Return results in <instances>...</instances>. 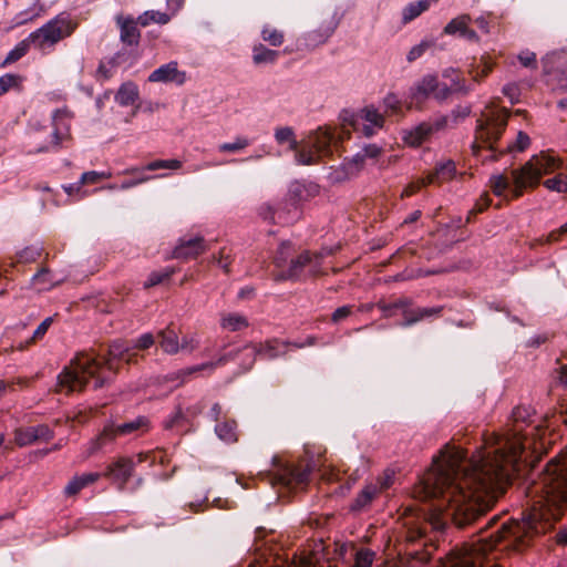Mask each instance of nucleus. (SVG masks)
I'll use <instances>...</instances> for the list:
<instances>
[{
  "instance_id": "nucleus-1",
  "label": "nucleus",
  "mask_w": 567,
  "mask_h": 567,
  "mask_svg": "<svg viewBox=\"0 0 567 567\" xmlns=\"http://www.w3.org/2000/svg\"><path fill=\"white\" fill-rule=\"evenodd\" d=\"M496 444L493 452L464 466L462 475H458V470L465 460V452L446 447L415 486L414 495L422 499L443 496L447 502L445 516L451 518L455 527L462 529L472 525L505 492L511 472L524 450L519 433L497 439Z\"/></svg>"
},
{
  "instance_id": "nucleus-2",
  "label": "nucleus",
  "mask_w": 567,
  "mask_h": 567,
  "mask_svg": "<svg viewBox=\"0 0 567 567\" xmlns=\"http://www.w3.org/2000/svg\"><path fill=\"white\" fill-rule=\"evenodd\" d=\"M528 495L535 499L520 520L504 524L488 538L464 544L451 551L446 567H484L501 540L513 538L514 548L522 550L535 536L550 530L567 504V446L546 464L539 480L529 487Z\"/></svg>"
},
{
  "instance_id": "nucleus-3",
  "label": "nucleus",
  "mask_w": 567,
  "mask_h": 567,
  "mask_svg": "<svg viewBox=\"0 0 567 567\" xmlns=\"http://www.w3.org/2000/svg\"><path fill=\"white\" fill-rule=\"evenodd\" d=\"M509 111L505 107L488 106L482 113L478 120L475 142L473 143V153L478 155L483 148L491 152L489 159L496 161L499 156L514 152H524L530 144L529 136L519 131L514 143H508L505 147L498 145V141L507 126Z\"/></svg>"
},
{
  "instance_id": "nucleus-4",
  "label": "nucleus",
  "mask_w": 567,
  "mask_h": 567,
  "mask_svg": "<svg viewBox=\"0 0 567 567\" xmlns=\"http://www.w3.org/2000/svg\"><path fill=\"white\" fill-rule=\"evenodd\" d=\"M76 28L78 23L69 16H56L41 28L30 33L28 38L20 41L7 54L2 65H8L20 60L28 53L31 45L43 52L53 48L58 42L70 37Z\"/></svg>"
},
{
  "instance_id": "nucleus-5",
  "label": "nucleus",
  "mask_w": 567,
  "mask_h": 567,
  "mask_svg": "<svg viewBox=\"0 0 567 567\" xmlns=\"http://www.w3.org/2000/svg\"><path fill=\"white\" fill-rule=\"evenodd\" d=\"M104 358L93 353H80L58 375L56 391L65 394L82 391L93 380V388L103 385Z\"/></svg>"
},
{
  "instance_id": "nucleus-6",
  "label": "nucleus",
  "mask_w": 567,
  "mask_h": 567,
  "mask_svg": "<svg viewBox=\"0 0 567 567\" xmlns=\"http://www.w3.org/2000/svg\"><path fill=\"white\" fill-rule=\"evenodd\" d=\"M290 250L291 245L284 243L275 257V265L278 268L277 280H298L302 277L307 267H310L309 276L312 278L327 275V272L320 270V266L324 256L332 254L330 249L303 250L292 257H290Z\"/></svg>"
},
{
  "instance_id": "nucleus-7",
  "label": "nucleus",
  "mask_w": 567,
  "mask_h": 567,
  "mask_svg": "<svg viewBox=\"0 0 567 567\" xmlns=\"http://www.w3.org/2000/svg\"><path fill=\"white\" fill-rule=\"evenodd\" d=\"M72 112L68 107L56 109L51 115L52 131L41 136L44 128L38 121H30L28 136L37 153L58 151L71 138Z\"/></svg>"
},
{
  "instance_id": "nucleus-8",
  "label": "nucleus",
  "mask_w": 567,
  "mask_h": 567,
  "mask_svg": "<svg viewBox=\"0 0 567 567\" xmlns=\"http://www.w3.org/2000/svg\"><path fill=\"white\" fill-rule=\"evenodd\" d=\"M318 470L321 472V478L332 482L338 478L339 472L330 466H326V458L319 455L318 460L312 464L306 461H299L296 464H288L280 467L274 475L272 483L280 484L288 489H302L308 483L310 472Z\"/></svg>"
},
{
  "instance_id": "nucleus-9",
  "label": "nucleus",
  "mask_w": 567,
  "mask_h": 567,
  "mask_svg": "<svg viewBox=\"0 0 567 567\" xmlns=\"http://www.w3.org/2000/svg\"><path fill=\"white\" fill-rule=\"evenodd\" d=\"M463 85L455 82L451 86L441 83L434 75H425L412 89L411 103L421 104L431 95L444 100L453 92L462 91Z\"/></svg>"
},
{
  "instance_id": "nucleus-10",
  "label": "nucleus",
  "mask_w": 567,
  "mask_h": 567,
  "mask_svg": "<svg viewBox=\"0 0 567 567\" xmlns=\"http://www.w3.org/2000/svg\"><path fill=\"white\" fill-rule=\"evenodd\" d=\"M343 126H351L354 131H361L365 136H371L375 128L384 125V115L374 106H365L359 113L344 112Z\"/></svg>"
},
{
  "instance_id": "nucleus-11",
  "label": "nucleus",
  "mask_w": 567,
  "mask_h": 567,
  "mask_svg": "<svg viewBox=\"0 0 567 567\" xmlns=\"http://www.w3.org/2000/svg\"><path fill=\"white\" fill-rule=\"evenodd\" d=\"M333 134L329 128H318L315 133L308 136L307 145L309 151L305 148L298 153V161L303 165L316 163L321 156L330 153V145Z\"/></svg>"
},
{
  "instance_id": "nucleus-12",
  "label": "nucleus",
  "mask_w": 567,
  "mask_h": 567,
  "mask_svg": "<svg viewBox=\"0 0 567 567\" xmlns=\"http://www.w3.org/2000/svg\"><path fill=\"white\" fill-rule=\"evenodd\" d=\"M513 188L508 194V199H518L525 192L533 190L540 183L539 173L527 161L520 168L511 172Z\"/></svg>"
},
{
  "instance_id": "nucleus-13",
  "label": "nucleus",
  "mask_w": 567,
  "mask_h": 567,
  "mask_svg": "<svg viewBox=\"0 0 567 567\" xmlns=\"http://www.w3.org/2000/svg\"><path fill=\"white\" fill-rule=\"evenodd\" d=\"M446 125L447 118L444 116L436 118L435 121L423 122L406 132L403 136V141L409 146L419 147L423 143L427 142L433 134L444 130Z\"/></svg>"
},
{
  "instance_id": "nucleus-14",
  "label": "nucleus",
  "mask_w": 567,
  "mask_h": 567,
  "mask_svg": "<svg viewBox=\"0 0 567 567\" xmlns=\"http://www.w3.org/2000/svg\"><path fill=\"white\" fill-rule=\"evenodd\" d=\"M340 19V16L336 12L324 17L307 33L306 45L308 48H316L326 43L338 28Z\"/></svg>"
},
{
  "instance_id": "nucleus-15",
  "label": "nucleus",
  "mask_w": 567,
  "mask_h": 567,
  "mask_svg": "<svg viewBox=\"0 0 567 567\" xmlns=\"http://www.w3.org/2000/svg\"><path fill=\"white\" fill-rule=\"evenodd\" d=\"M183 166V163L179 159H156L148 163L146 166L142 168H132L127 171L130 175L133 176V179L130 182L123 183L121 186L123 188L131 187L137 185L140 183H144L148 181V176L145 175L146 171H157V169H169V171H178Z\"/></svg>"
},
{
  "instance_id": "nucleus-16",
  "label": "nucleus",
  "mask_w": 567,
  "mask_h": 567,
  "mask_svg": "<svg viewBox=\"0 0 567 567\" xmlns=\"http://www.w3.org/2000/svg\"><path fill=\"white\" fill-rule=\"evenodd\" d=\"M134 472L133 458L120 456L109 465V484L123 489Z\"/></svg>"
},
{
  "instance_id": "nucleus-17",
  "label": "nucleus",
  "mask_w": 567,
  "mask_h": 567,
  "mask_svg": "<svg viewBox=\"0 0 567 567\" xmlns=\"http://www.w3.org/2000/svg\"><path fill=\"white\" fill-rule=\"evenodd\" d=\"M208 249L206 240L202 236L190 239H181L172 251V258L181 260L196 259Z\"/></svg>"
},
{
  "instance_id": "nucleus-18",
  "label": "nucleus",
  "mask_w": 567,
  "mask_h": 567,
  "mask_svg": "<svg viewBox=\"0 0 567 567\" xmlns=\"http://www.w3.org/2000/svg\"><path fill=\"white\" fill-rule=\"evenodd\" d=\"M114 101L120 106L128 107V116H134L137 109L140 107L138 86L132 81L124 82L117 90L114 96Z\"/></svg>"
},
{
  "instance_id": "nucleus-19",
  "label": "nucleus",
  "mask_w": 567,
  "mask_h": 567,
  "mask_svg": "<svg viewBox=\"0 0 567 567\" xmlns=\"http://www.w3.org/2000/svg\"><path fill=\"white\" fill-rule=\"evenodd\" d=\"M152 427L151 421L147 416L140 415L131 422H126L120 425H109V437H115L118 435H143L147 433Z\"/></svg>"
},
{
  "instance_id": "nucleus-20",
  "label": "nucleus",
  "mask_w": 567,
  "mask_h": 567,
  "mask_svg": "<svg viewBox=\"0 0 567 567\" xmlns=\"http://www.w3.org/2000/svg\"><path fill=\"white\" fill-rule=\"evenodd\" d=\"M148 81L153 83L173 82L183 84L186 81V73L178 70V63L176 61H172L153 71L148 76Z\"/></svg>"
},
{
  "instance_id": "nucleus-21",
  "label": "nucleus",
  "mask_w": 567,
  "mask_h": 567,
  "mask_svg": "<svg viewBox=\"0 0 567 567\" xmlns=\"http://www.w3.org/2000/svg\"><path fill=\"white\" fill-rule=\"evenodd\" d=\"M52 433L47 425L19 429L14 433V441L19 446L30 445L39 440H50Z\"/></svg>"
},
{
  "instance_id": "nucleus-22",
  "label": "nucleus",
  "mask_w": 567,
  "mask_h": 567,
  "mask_svg": "<svg viewBox=\"0 0 567 567\" xmlns=\"http://www.w3.org/2000/svg\"><path fill=\"white\" fill-rule=\"evenodd\" d=\"M136 353L131 352L128 348H123L121 344L113 343L109 348V371L117 373L123 364H130L135 361Z\"/></svg>"
},
{
  "instance_id": "nucleus-23",
  "label": "nucleus",
  "mask_w": 567,
  "mask_h": 567,
  "mask_svg": "<svg viewBox=\"0 0 567 567\" xmlns=\"http://www.w3.org/2000/svg\"><path fill=\"white\" fill-rule=\"evenodd\" d=\"M529 163L534 166L535 171L539 173V177L554 173L559 169L563 165V161L559 157L550 155L548 153H540L529 158Z\"/></svg>"
},
{
  "instance_id": "nucleus-24",
  "label": "nucleus",
  "mask_w": 567,
  "mask_h": 567,
  "mask_svg": "<svg viewBox=\"0 0 567 567\" xmlns=\"http://www.w3.org/2000/svg\"><path fill=\"white\" fill-rule=\"evenodd\" d=\"M456 165L453 161L447 159L439 163L433 172L427 174V183L442 185L444 183L451 182L456 176Z\"/></svg>"
},
{
  "instance_id": "nucleus-25",
  "label": "nucleus",
  "mask_w": 567,
  "mask_h": 567,
  "mask_svg": "<svg viewBox=\"0 0 567 567\" xmlns=\"http://www.w3.org/2000/svg\"><path fill=\"white\" fill-rule=\"evenodd\" d=\"M161 349L168 354H176L181 350L178 332L173 322L158 332Z\"/></svg>"
},
{
  "instance_id": "nucleus-26",
  "label": "nucleus",
  "mask_w": 567,
  "mask_h": 567,
  "mask_svg": "<svg viewBox=\"0 0 567 567\" xmlns=\"http://www.w3.org/2000/svg\"><path fill=\"white\" fill-rule=\"evenodd\" d=\"M116 22L120 27L121 40L128 45L137 44L141 38V32L136 27L137 20L120 16L116 18Z\"/></svg>"
},
{
  "instance_id": "nucleus-27",
  "label": "nucleus",
  "mask_w": 567,
  "mask_h": 567,
  "mask_svg": "<svg viewBox=\"0 0 567 567\" xmlns=\"http://www.w3.org/2000/svg\"><path fill=\"white\" fill-rule=\"evenodd\" d=\"M63 279L56 278L48 267H41V269L33 275L31 278V287L37 291H48L59 286Z\"/></svg>"
},
{
  "instance_id": "nucleus-28",
  "label": "nucleus",
  "mask_w": 567,
  "mask_h": 567,
  "mask_svg": "<svg viewBox=\"0 0 567 567\" xmlns=\"http://www.w3.org/2000/svg\"><path fill=\"white\" fill-rule=\"evenodd\" d=\"M101 477L100 473H84L76 475L64 487V495L68 497L76 496L83 488L94 484Z\"/></svg>"
},
{
  "instance_id": "nucleus-29",
  "label": "nucleus",
  "mask_w": 567,
  "mask_h": 567,
  "mask_svg": "<svg viewBox=\"0 0 567 567\" xmlns=\"http://www.w3.org/2000/svg\"><path fill=\"white\" fill-rule=\"evenodd\" d=\"M381 492L382 487H379L378 484H367L350 505V509L352 512L365 509Z\"/></svg>"
},
{
  "instance_id": "nucleus-30",
  "label": "nucleus",
  "mask_w": 567,
  "mask_h": 567,
  "mask_svg": "<svg viewBox=\"0 0 567 567\" xmlns=\"http://www.w3.org/2000/svg\"><path fill=\"white\" fill-rule=\"evenodd\" d=\"M221 363H224V358H220L216 362H206V363L197 364L194 367L181 369L176 372L168 374L166 377V380L172 381V382L177 381L178 385H183L185 383L186 379L188 377L193 375L194 373H197V372H200L204 370H214L217 365H219Z\"/></svg>"
},
{
  "instance_id": "nucleus-31",
  "label": "nucleus",
  "mask_w": 567,
  "mask_h": 567,
  "mask_svg": "<svg viewBox=\"0 0 567 567\" xmlns=\"http://www.w3.org/2000/svg\"><path fill=\"white\" fill-rule=\"evenodd\" d=\"M220 327L223 330L229 332H236L249 327V321L247 317L236 313V312H226L220 317Z\"/></svg>"
},
{
  "instance_id": "nucleus-32",
  "label": "nucleus",
  "mask_w": 567,
  "mask_h": 567,
  "mask_svg": "<svg viewBox=\"0 0 567 567\" xmlns=\"http://www.w3.org/2000/svg\"><path fill=\"white\" fill-rule=\"evenodd\" d=\"M496 62L489 54H484L480 59V64L477 66H473L470 70V74L472 80L476 83H481L486 76L491 74L494 70Z\"/></svg>"
},
{
  "instance_id": "nucleus-33",
  "label": "nucleus",
  "mask_w": 567,
  "mask_h": 567,
  "mask_svg": "<svg viewBox=\"0 0 567 567\" xmlns=\"http://www.w3.org/2000/svg\"><path fill=\"white\" fill-rule=\"evenodd\" d=\"M436 0H419L416 2L409 3L403 10H402V23L408 24L414 19L419 18L423 12L429 10L432 2H435Z\"/></svg>"
},
{
  "instance_id": "nucleus-34",
  "label": "nucleus",
  "mask_w": 567,
  "mask_h": 567,
  "mask_svg": "<svg viewBox=\"0 0 567 567\" xmlns=\"http://www.w3.org/2000/svg\"><path fill=\"white\" fill-rule=\"evenodd\" d=\"M216 433L226 443H234L238 440L237 424L235 421H223L216 425Z\"/></svg>"
},
{
  "instance_id": "nucleus-35",
  "label": "nucleus",
  "mask_w": 567,
  "mask_h": 567,
  "mask_svg": "<svg viewBox=\"0 0 567 567\" xmlns=\"http://www.w3.org/2000/svg\"><path fill=\"white\" fill-rule=\"evenodd\" d=\"M104 179H105L104 173H97V172L92 171V172L83 173V175L80 179V183L83 188H87L92 193L96 189L103 188Z\"/></svg>"
},
{
  "instance_id": "nucleus-36",
  "label": "nucleus",
  "mask_w": 567,
  "mask_h": 567,
  "mask_svg": "<svg viewBox=\"0 0 567 567\" xmlns=\"http://www.w3.org/2000/svg\"><path fill=\"white\" fill-rule=\"evenodd\" d=\"M471 17L467 14H462L452 19L444 28V33L449 35L460 34L462 35L466 29L470 27Z\"/></svg>"
},
{
  "instance_id": "nucleus-37",
  "label": "nucleus",
  "mask_w": 567,
  "mask_h": 567,
  "mask_svg": "<svg viewBox=\"0 0 567 567\" xmlns=\"http://www.w3.org/2000/svg\"><path fill=\"white\" fill-rule=\"evenodd\" d=\"M278 52L266 48L264 44L255 45L252 49V61L255 64L274 63Z\"/></svg>"
},
{
  "instance_id": "nucleus-38",
  "label": "nucleus",
  "mask_w": 567,
  "mask_h": 567,
  "mask_svg": "<svg viewBox=\"0 0 567 567\" xmlns=\"http://www.w3.org/2000/svg\"><path fill=\"white\" fill-rule=\"evenodd\" d=\"M169 20H171L169 14H167L166 12H161V11H155V10L145 11L143 14H141L137 18V22L142 27H147L151 23L166 24L169 22Z\"/></svg>"
},
{
  "instance_id": "nucleus-39",
  "label": "nucleus",
  "mask_w": 567,
  "mask_h": 567,
  "mask_svg": "<svg viewBox=\"0 0 567 567\" xmlns=\"http://www.w3.org/2000/svg\"><path fill=\"white\" fill-rule=\"evenodd\" d=\"M381 153L382 150L379 146L374 144L368 145L364 147L362 154H358L352 158L349 165H355L357 171H359L363 166L364 159L367 157L378 158L381 155Z\"/></svg>"
},
{
  "instance_id": "nucleus-40",
  "label": "nucleus",
  "mask_w": 567,
  "mask_h": 567,
  "mask_svg": "<svg viewBox=\"0 0 567 567\" xmlns=\"http://www.w3.org/2000/svg\"><path fill=\"white\" fill-rule=\"evenodd\" d=\"M175 269L174 268H166L162 271H153L147 280L144 282L145 288H152L157 285L164 284L171 279V277L174 275Z\"/></svg>"
},
{
  "instance_id": "nucleus-41",
  "label": "nucleus",
  "mask_w": 567,
  "mask_h": 567,
  "mask_svg": "<svg viewBox=\"0 0 567 567\" xmlns=\"http://www.w3.org/2000/svg\"><path fill=\"white\" fill-rule=\"evenodd\" d=\"M23 78L18 74H4L0 78V95L6 94L11 89H20Z\"/></svg>"
},
{
  "instance_id": "nucleus-42",
  "label": "nucleus",
  "mask_w": 567,
  "mask_h": 567,
  "mask_svg": "<svg viewBox=\"0 0 567 567\" xmlns=\"http://www.w3.org/2000/svg\"><path fill=\"white\" fill-rule=\"evenodd\" d=\"M544 186L551 192H567V173H558L554 177L546 179Z\"/></svg>"
},
{
  "instance_id": "nucleus-43",
  "label": "nucleus",
  "mask_w": 567,
  "mask_h": 567,
  "mask_svg": "<svg viewBox=\"0 0 567 567\" xmlns=\"http://www.w3.org/2000/svg\"><path fill=\"white\" fill-rule=\"evenodd\" d=\"M489 187L494 195L503 196L509 187L508 177L505 175H493L489 178Z\"/></svg>"
},
{
  "instance_id": "nucleus-44",
  "label": "nucleus",
  "mask_w": 567,
  "mask_h": 567,
  "mask_svg": "<svg viewBox=\"0 0 567 567\" xmlns=\"http://www.w3.org/2000/svg\"><path fill=\"white\" fill-rule=\"evenodd\" d=\"M261 38L272 47L281 45L285 40V35L281 31L268 27L262 29Z\"/></svg>"
},
{
  "instance_id": "nucleus-45",
  "label": "nucleus",
  "mask_w": 567,
  "mask_h": 567,
  "mask_svg": "<svg viewBox=\"0 0 567 567\" xmlns=\"http://www.w3.org/2000/svg\"><path fill=\"white\" fill-rule=\"evenodd\" d=\"M213 260L216 261L224 269L225 274L228 275L230 272V265L234 260L231 249L223 247L219 250L218 256H213Z\"/></svg>"
},
{
  "instance_id": "nucleus-46",
  "label": "nucleus",
  "mask_w": 567,
  "mask_h": 567,
  "mask_svg": "<svg viewBox=\"0 0 567 567\" xmlns=\"http://www.w3.org/2000/svg\"><path fill=\"white\" fill-rule=\"evenodd\" d=\"M41 247L30 246L18 252L19 262H33L41 256Z\"/></svg>"
},
{
  "instance_id": "nucleus-47",
  "label": "nucleus",
  "mask_w": 567,
  "mask_h": 567,
  "mask_svg": "<svg viewBox=\"0 0 567 567\" xmlns=\"http://www.w3.org/2000/svg\"><path fill=\"white\" fill-rule=\"evenodd\" d=\"M248 145H249L248 138L240 136V137H237L231 143H224V144L219 145V151L221 153H236V152H239V151L246 148Z\"/></svg>"
},
{
  "instance_id": "nucleus-48",
  "label": "nucleus",
  "mask_w": 567,
  "mask_h": 567,
  "mask_svg": "<svg viewBox=\"0 0 567 567\" xmlns=\"http://www.w3.org/2000/svg\"><path fill=\"white\" fill-rule=\"evenodd\" d=\"M374 559V553L369 549H360L354 557L353 567H371Z\"/></svg>"
},
{
  "instance_id": "nucleus-49",
  "label": "nucleus",
  "mask_w": 567,
  "mask_h": 567,
  "mask_svg": "<svg viewBox=\"0 0 567 567\" xmlns=\"http://www.w3.org/2000/svg\"><path fill=\"white\" fill-rule=\"evenodd\" d=\"M427 175L423 178L413 181L409 183L405 188L403 189L401 197H410L420 192L423 187L431 185V183H427Z\"/></svg>"
},
{
  "instance_id": "nucleus-50",
  "label": "nucleus",
  "mask_w": 567,
  "mask_h": 567,
  "mask_svg": "<svg viewBox=\"0 0 567 567\" xmlns=\"http://www.w3.org/2000/svg\"><path fill=\"white\" fill-rule=\"evenodd\" d=\"M412 305V301L411 299H408V298H400L398 299L395 302L393 303H386L384 301H379L378 302V308L385 312V313H389L391 310L393 309H405L408 307H410Z\"/></svg>"
},
{
  "instance_id": "nucleus-51",
  "label": "nucleus",
  "mask_w": 567,
  "mask_h": 567,
  "mask_svg": "<svg viewBox=\"0 0 567 567\" xmlns=\"http://www.w3.org/2000/svg\"><path fill=\"white\" fill-rule=\"evenodd\" d=\"M53 322V318L52 317H48L45 318L39 326L38 328L34 330L32 337L30 338V340L28 341V344H31V343H34L39 340H41L45 333L48 332L49 328L51 327Z\"/></svg>"
},
{
  "instance_id": "nucleus-52",
  "label": "nucleus",
  "mask_w": 567,
  "mask_h": 567,
  "mask_svg": "<svg viewBox=\"0 0 567 567\" xmlns=\"http://www.w3.org/2000/svg\"><path fill=\"white\" fill-rule=\"evenodd\" d=\"M276 138L279 143H289L291 150H295L297 147V142L295 140L293 132L289 127L279 128L276 132Z\"/></svg>"
},
{
  "instance_id": "nucleus-53",
  "label": "nucleus",
  "mask_w": 567,
  "mask_h": 567,
  "mask_svg": "<svg viewBox=\"0 0 567 567\" xmlns=\"http://www.w3.org/2000/svg\"><path fill=\"white\" fill-rule=\"evenodd\" d=\"M63 188L69 196L74 197L75 199H81L91 193L90 189L82 187L80 181L68 186H63Z\"/></svg>"
},
{
  "instance_id": "nucleus-54",
  "label": "nucleus",
  "mask_w": 567,
  "mask_h": 567,
  "mask_svg": "<svg viewBox=\"0 0 567 567\" xmlns=\"http://www.w3.org/2000/svg\"><path fill=\"white\" fill-rule=\"evenodd\" d=\"M432 43L429 42V41H422L421 43L414 45L413 48H411V50L409 51L408 53V61L409 62H413L415 61L416 59L421 58L425 51L431 48Z\"/></svg>"
},
{
  "instance_id": "nucleus-55",
  "label": "nucleus",
  "mask_w": 567,
  "mask_h": 567,
  "mask_svg": "<svg viewBox=\"0 0 567 567\" xmlns=\"http://www.w3.org/2000/svg\"><path fill=\"white\" fill-rule=\"evenodd\" d=\"M491 198L487 193H484L476 202L473 209L470 212L467 220L471 219L472 216L483 213L489 205H491Z\"/></svg>"
},
{
  "instance_id": "nucleus-56",
  "label": "nucleus",
  "mask_w": 567,
  "mask_h": 567,
  "mask_svg": "<svg viewBox=\"0 0 567 567\" xmlns=\"http://www.w3.org/2000/svg\"><path fill=\"white\" fill-rule=\"evenodd\" d=\"M254 351L259 355L275 357L276 355V347L271 341H266L265 343H258L254 346Z\"/></svg>"
},
{
  "instance_id": "nucleus-57",
  "label": "nucleus",
  "mask_w": 567,
  "mask_h": 567,
  "mask_svg": "<svg viewBox=\"0 0 567 567\" xmlns=\"http://www.w3.org/2000/svg\"><path fill=\"white\" fill-rule=\"evenodd\" d=\"M518 60H519L520 64L525 68H532V69L537 68L536 54L534 52H522L518 55Z\"/></svg>"
},
{
  "instance_id": "nucleus-58",
  "label": "nucleus",
  "mask_w": 567,
  "mask_h": 567,
  "mask_svg": "<svg viewBox=\"0 0 567 567\" xmlns=\"http://www.w3.org/2000/svg\"><path fill=\"white\" fill-rule=\"evenodd\" d=\"M296 567H316L317 558L312 553H302L298 563L293 561Z\"/></svg>"
},
{
  "instance_id": "nucleus-59",
  "label": "nucleus",
  "mask_w": 567,
  "mask_h": 567,
  "mask_svg": "<svg viewBox=\"0 0 567 567\" xmlns=\"http://www.w3.org/2000/svg\"><path fill=\"white\" fill-rule=\"evenodd\" d=\"M503 93L509 97L512 103H517L520 96V90L517 84L509 83L504 86Z\"/></svg>"
},
{
  "instance_id": "nucleus-60",
  "label": "nucleus",
  "mask_w": 567,
  "mask_h": 567,
  "mask_svg": "<svg viewBox=\"0 0 567 567\" xmlns=\"http://www.w3.org/2000/svg\"><path fill=\"white\" fill-rule=\"evenodd\" d=\"M421 315H422L421 308L415 309V310H406L405 309L403 311L404 324L411 326L420 320H423V317H421Z\"/></svg>"
},
{
  "instance_id": "nucleus-61",
  "label": "nucleus",
  "mask_w": 567,
  "mask_h": 567,
  "mask_svg": "<svg viewBox=\"0 0 567 567\" xmlns=\"http://www.w3.org/2000/svg\"><path fill=\"white\" fill-rule=\"evenodd\" d=\"M181 350L194 351L198 347V341L195 336H185L179 342Z\"/></svg>"
},
{
  "instance_id": "nucleus-62",
  "label": "nucleus",
  "mask_w": 567,
  "mask_h": 567,
  "mask_svg": "<svg viewBox=\"0 0 567 567\" xmlns=\"http://www.w3.org/2000/svg\"><path fill=\"white\" fill-rule=\"evenodd\" d=\"M155 343L154 336L152 333H145L140 337L136 343V348L141 350H145L151 348Z\"/></svg>"
},
{
  "instance_id": "nucleus-63",
  "label": "nucleus",
  "mask_w": 567,
  "mask_h": 567,
  "mask_svg": "<svg viewBox=\"0 0 567 567\" xmlns=\"http://www.w3.org/2000/svg\"><path fill=\"white\" fill-rule=\"evenodd\" d=\"M351 312H352V309H351L350 306L340 307V308L334 310V312L331 316V320L333 322H338V321L349 317L351 315Z\"/></svg>"
},
{
  "instance_id": "nucleus-64",
  "label": "nucleus",
  "mask_w": 567,
  "mask_h": 567,
  "mask_svg": "<svg viewBox=\"0 0 567 567\" xmlns=\"http://www.w3.org/2000/svg\"><path fill=\"white\" fill-rule=\"evenodd\" d=\"M556 381L561 386H567V363L560 364L556 370Z\"/></svg>"
}]
</instances>
